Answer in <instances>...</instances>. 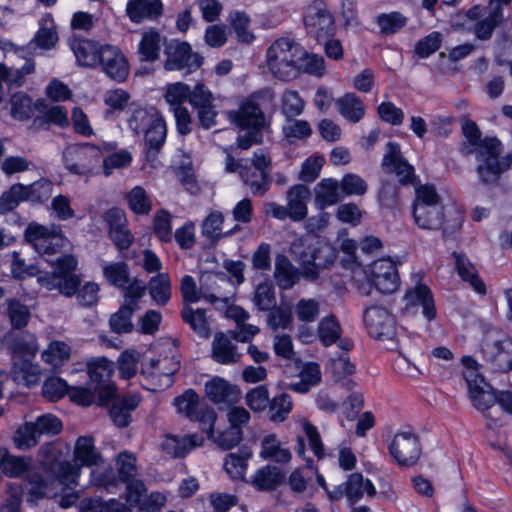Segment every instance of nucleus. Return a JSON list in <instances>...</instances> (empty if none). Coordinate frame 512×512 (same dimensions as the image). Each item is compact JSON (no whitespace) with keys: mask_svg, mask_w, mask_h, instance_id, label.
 Instances as JSON below:
<instances>
[{"mask_svg":"<svg viewBox=\"0 0 512 512\" xmlns=\"http://www.w3.org/2000/svg\"><path fill=\"white\" fill-rule=\"evenodd\" d=\"M462 132L469 142L468 146L462 148V153L476 155V159L480 162L476 168L479 180L485 185L497 183L500 175L510 168L512 156L507 155L501 158V142L495 137L481 139V131L470 119L462 121Z\"/></svg>","mask_w":512,"mask_h":512,"instance_id":"f257e3e1","label":"nucleus"},{"mask_svg":"<svg viewBox=\"0 0 512 512\" xmlns=\"http://www.w3.org/2000/svg\"><path fill=\"white\" fill-rule=\"evenodd\" d=\"M54 270L37 277V282L48 291L57 290L61 295L71 298L76 296L77 303L82 307H92L97 304L99 285L86 282L81 286V276L75 273L78 265L73 255L58 257L53 263Z\"/></svg>","mask_w":512,"mask_h":512,"instance_id":"f03ea898","label":"nucleus"},{"mask_svg":"<svg viewBox=\"0 0 512 512\" xmlns=\"http://www.w3.org/2000/svg\"><path fill=\"white\" fill-rule=\"evenodd\" d=\"M41 465L46 472L52 474L61 485L76 486L80 476L81 466H97L101 455L96 450L94 440L89 436H81L74 447V463L61 461L59 452L52 445L43 446Z\"/></svg>","mask_w":512,"mask_h":512,"instance_id":"7ed1b4c3","label":"nucleus"},{"mask_svg":"<svg viewBox=\"0 0 512 512\" xmlns=\"http://www.w3.org/2000/svg\"><path fill=\"white\" fill-rule=\"evenodd\" d=\"M126 121L134 135H144L146 160L155 161L167 137V126L162 114L154 106L131 103Z\"/></svg>","mask_w":512,"mask_h":512,"instance_id":"20e7f679","label":"nucleus"},{"mask_svg":"<svg viewBox=\"0 0 512 512\" xmlns=\"http://www.w3.org/2000/svg\"><path fill=\"white\" fill-rule=\"evenodd\" d=\"M304 55V48L295 40L288 37L279 38L266 51L268 70L281 81L296 79L297 63Z\"/></svg>","mask_w":512,"mask_h":512,"instance_id":"39448f33","label":"nucleus"},{"mask_svg":"<svg viewBox=\"0 0 512 512\" xmlns=\"http://www.w3.org/2000/svg\"><path fill=\"white\" fill-rule=\"evenodd\" d=\"M217 280L218 278L215 275L209 274L202 279L201 285L198 288L192 276L184 275L181 279L180 291L185 305L204 300L212 304L216 309H225L229 298L220 292Z\"/></svg>","mask_w":512,"mask_h":512,"instance_id":"423d86ee","label":"nucleus"},{"mask_svg":"<svg viewBox=\"0 0 512 512\" xmlns=\"http://www.w3.org/2000/svg\"><path fill=\"white\" fill-rule=\"evenodd\" d=\"M101 159V150L88 143L70 145L62 154L64 167L69 173L79 176L91 175Z\"/></svg>","mask_w":512,"mask_h":512,"instance_id":"0eeeda50","label":"nucleus"},{"mask_svg":"<svg viewBox=\"0 0 512 512\" xmlns=\"http://www.w3.org/2000/svg\"><path fill=\"white\" fill-rule=\"evenodd\" d=\"M179 368L180 362L175 357L151 359L142 365V386L150 391L167 389L173 384V375Z\"/></svg>","mask_w":512,"mask_h":512,"instance_id":"6e6552de","label":"nucleus"},{"mask_svg":"<svg viewBox=\"0 0 512 512\" xmlns=\"http://www.w3.org/2000/svg\"><path fill=\"white\" fill-rule=\"evenodd\" d=\"M412 216L415 224L425 230L442 229L444 238L457 232L463 223V216L458 211H453L449 217L444 220L445 214L442 205L424 206V214H418V207H413Z\"/></svg>","mask_w":512,"mask_h":512,"instance_id":"1a4fd4ad","label":"nucleus"},{"mask_svg":"<svg viewBox=\"0 0 512 512\" xmlns=\"http://www.w3.org/2000/svg\"><path fill=\"white\" fill-rule=\"evenodd\" d=\"M174 406L177 413L191 421L199 422L203 430H213L216 414L206 402L200 401L198 394L194 390L188 389L182 395L176 397L174 399Z\"/></svg>","mask_w":512,"mask_h":512,"instance_id":"9d476101","label":"nucleus"},{"mask_svg":"<svg viewBox=\"0 0 512 512\" xmlns=\"http://www.w3.org/2000/svg\"><path fill=\"white\" fill-rule=\"evenodd\" d=\"M87 369L89 383L98 393V404L104 405L111 401L116 392V387L111 381L114 363L106 357H95L87 362Z\"/></svg>","mask_w":512,"mask_h":512,"instance_id":"9b49d317","label":"nucleus"},{"mask_svg":"<svg viewBox=\"0 0 512 512\" xmlns=\"http://www.w3.org/2000/svg\"><path fill=\"white\" fill-rule=\"evenodd\" d=\"M303 21L307 33L318 41L330 37L335 30L334 18L322 0H314L306 7Z\"/></svg>","mask_w":512,"mask_h":512,"instance_id":"f8f14e48","label":"nucleus"},{"mask_svg":"<svg viewBox=\"0 0 512 512\" xmlns=\"http://www.w3.org/2000/svg\"><path fill=\"white\" fill-rule=\"evenodd\" d=\"M166 61L164 67L168 71L186 69L188 73L197 70L203 63V57L192 52L190 45L179 40H171L165 44Z\"/></svg>","mask_w":512,"mask_h":512,"instance_id":"ddd939ff","label":"nucleus"},{"mask_svg":"<svg viewBox=\"0 0 512 512\" xmlns=\"http://www.w3.org/2000/svg\"><path fill=\"white\" fill-rule=\"evenodd\" d=\"M388 449L389 454L399 466H412L421 456L419 438L411 430L396 433Z\"/></svg>","mask_w":512,"mask_h":512,"instance_id":"4468645a","label":"nucleus"},{"mask_svg":"<svg viewBox=\"0 0 512 512\" xmlns=\"http://www.w3.org/2000/svg\"><path fill=\"white\" fill-rule=\"evenodd\" d=\"M369 275L374 287L383 294L395 292L400 285L396 265L390 258L374 261L370 265Z\"/></svg>","mask_w":512,"mask_h":512,"instance_id":"2eb2a0df","label":"nucleus"},{"mask_svg":"<svg viewBox=\"0 0 512 512\" xmlns=\"http://www.w3.org/2000/svg\"><path fill=\"white\" fill-rule=\"evenodd\" d=\"M364 323L369 335L385 340L395 335V319L389 311L380 306H372L364 312Z\"/></svg>","mask_w":512,"mask_h":512,"instance_id":"dca6fc26","label":"nucleus"},{"mask_svg":"<svg viewBox=\"0 0 512 512\" xmlns=\"http://www.w3.org/2000/svg\"><path fill=\"white\" fill-rule=\"evenodd\" d=\"M98 57V66L112 80L121 82L126 79L129 73V66L126 57L121 50L112 45L101 46Z\"/></svg>","mask_w":512,"mask_h":512,"instance_id":"f3484780","label":"nucleus"},{"mask_svg":"<svg viewBox=\"0 0 512 512\" xmlns=\"http://www.w3.org/2000/svg\"><path fill=\"white\" fill-rule=\"evenodd\" d=\"M228 117L241 129L263 130L268 126L262 109L253 99L244 101L238 110L229 111Z\"/></svg>","mask_w":512,"mask_h":512,"instance_id":"a211bd4d","label":"nucleus"},{"mask_svg":"<svg viewBox=\"0 0 512 512\" xmlns=\"http://www.w3.org/2000/svg\"><path fill=\"white\" fill-rule=\"evenodd\" d=\"M387 152L383 157L382 167L386 172L395 173L402 184L413 181L414 168L401 155L400 146L395 142H388Z\"/></svg>","mask_w":512,"mask_h":512,"instance_id":"6ab92c4d","label":"nucleus"},{"mask_svg":"<svg viewBox=\"0 0 512 512\" xmlns=\"http://www.w3.org/2000/svg\"><path fill=\"white\" fill-rule=\"evenodd\" d=\"M466 381L469 398L476 409L486 411L496 403V392L482 376L471 373L466 377Z\"/></svg>","mask_w":512,"mask_h":512,"instance_id":"aec40b11","label":"nucleus"},{"mask_svg":"<svg viewBox=\"0 0 512 512\" xmlns=\"http://www.w3.org/2000/svg\"><path fill=\"white\" fill-rule=\"evenodd\" d=\"M342 329L335 316H326L320 320L317 327V335L322 345L328 347L332 344L348 352L353 348V342L349 338L341 337Z\"/></svg>","mask_w":512,"mask_h":512,"instance_id":"412c9836","label":"nucleus"},{"mask_svg":"<svg viewBox=\"0 0 512 512\" xmlns=\"http://www.w3.org/2000/svg\"><path fill=\"white\" fill-rule=\"evenodd\" d=\"M162 0H128L126 14L131 22L157 21L163 15Z\"/></svg>","mask_w":512,"mask_h":512,"instance_id":"4be33fe9","label":"nucleus"},{"mask_svg":"<svg viewBox=\"0 0 512 512\" xmlns=\"http://www.w3.org/2000/svg\"><path fill=\"white\" fill-rule=\"evenodd\" d=\"M511 0H490L488 4V14L482 20L475 23L473 31L477 39L488 40L491 38L494 29L502 23L504 19L502 7L509 5Z\"/></svg>","mask_w":512,"mask_h":512,"instance_id":"5701e85b","label":"nucleus"},{"mask_svg":"<svg viewBox=\"0 0 512 512\" xmlns=\"http://www.w3.org/2000/svg\"><path fill=\"white\" fill-rule=\"evenodd\" d=\"M405 309L422 308L423 316L431 321L436 316V308L431 290L423 284H417L404 295Z\"/></svg>","mask_w":512,"mask_h":512,"instance_id":"b1692460","label":"nucleus"},{"mask_svg":"<svg viewBox=\"0 0 512 512\" xmlns=\"http://www.w3.org/2000/svg\"><path fill=\"white\" fill-rule=\"evenodd\" d=\"M259 457L266 461L287 464L292 459V453L286 443L276 434L270 433L261 439Z\"/></svg>","mask_w":512,"mask_h":512,"instance_id":"393cba45","label":"nucleus"},{"mask_svg":"<svg viewBox=\"0 0 512 512\" xmlns=\"http://www.w3.org/2000/svg\"><path fill=\"white\" fill-rule=\"evenodd\" d=\"M203 436L194 433L189 435H167L161 447L165 453L174 458L186 456L194 448L203 444Z\"/></svg>","mask_w":512,"mask_h":512,"instance_id":"a878e982","label":"nucleus"},{"mask_svg":"<svg viewBox=\"0 0 512 512\" xmlns=\"http://www.w3.org/2000/svg\"><path fill=\"white\" fill-rule=\"evenodd\" d=\"M242 353L232 341V336L218 332L212 342V358L223 365L236 364L241 360Z\"/></svg>","mask_w":512,"mask_h":512,"instance_id":"bb28decb","label":"nucleus"},{"mask_svg":"<svg viewBox=\"0 0 512 512\" xmlns=\"http://www.w3.org/2000/svg\"><path fill=\"white\" fill-rule=\"evenodd\" d=\"M207 397L215 404H231L238 401L240 391L237 386L221 377H214L205 384Z\"/></svg>","mask_w":512,"mask_h":512,"instance_id":"cd10ccee","label":"nucleus"},{"mask_svg":"<svg viewBox=\"0 0 512 512\" xmlns=\"http://www.w3.org/2000/svg\"><path fill=\"white\" fill-rule=\"evenodd\" d=\"M109 410L110 417L118 427H126L131 422V412L139 405L140 397L136 394L116 396Z\"/></svg>","mask_w":512,"mask_h":512,"instance_id":"c85d7f7f","label":"nucleus"},{"mask_svg":"<svg viewBox=\"0 0 512 512\" xmlns=\"http://www.w3.org/2000/svg\"><path fill=\"white\" fill-rule=\"evenodd\" d=\"M51 478H44L41 474L30 471L26 475L24 489L27 492L29 502H35L44 497L54 494L53 484L58 481L52 474L47 472Z\"/></svg>","mask_w":512,"mask_h":512,"instance_id":"c756f323","label":"nucleus"},{"mask_svg":"<svg viewBox=\"0 0 512 512\" xmlns=\"http://www.w3.org/2000/svg\"><path fill=\"white\" fill-rule=\"evenodd\" d=\"M309 198L310 190L302 184L295 185L287 191V209L292 220L301 221L306 217Z\"/></svg>","mask_w":512,"mask_h":512,"instance_id":"7c9ffc66","label":"nucleus"},{"mask_svg":"<svg viewBox=\"0 0 512 512\" xmlns=\"http://www.w3.org/2000/svg\"><path fill=\"white\" fill-rule=\"evenodd\" d=\"M239 177L255 196H263L270 188V175L248 166V162L239 167Z\"/></svg>","mask_w":512,"mask_h":512,"instance_id":"2f4dec72","label":"nucleus"},{"mask_svg":"<svg viewBox=\"0 0 512 512\" xmlns=\"http://www.w3.org/2000/svg\"><path fill=\"white\" fill-rule=\"evenodd\" d=\"M69 45L79 65L84 67L98 66L97 56L100 54L101 46L97 43L89 39L73 38Z\"/></svg>","mask_w":512,"mask_h":512,"instance_id":"473e14b6","label":"nucleus"},{"mask_svg":"<svg viewBox=\"0 0 512 512\" xmlns=\"http://www.w3.org/2000/svg\"><path fill=\"white\" fill-rule=\"evenodd\" d=\"M452 255L455 259L456 270L461 279L469 283L475 292L482 295L485 294L486 286L480 279L478 271L473 263L462 253L454 252Z\"/></svg>","mask_w":512,"mask_h":512,"instance_id":"72a5a7b5","label":"nucleus"},{"mask_svg":"<svg viewBox=\"0 0 512 512\" xmlns=\"http://www.w3.org/2000/svg\"><path fill=\"white\" fill-rule=\"evenodd\" d=\"M342 199L340 184L334 179H323L315 187V202L320 209L338 203Z\"/></svg>","mask_w":512,"mask_h":512,"instance_id":"f704fd0d","label":"nucleus"},{"mask_svg":"<svg viewBox=\"0 0 512 512\" xmlns=\"http://www.w3.org/2000/svg\"><path fill=\"white\" fill-rule=\"evenodd\" d=\"M31 459L11 455L6 448L0 447V469L8 477H19L30 472Z\"/></svg>","mask_w":512,"mask_h":512,"instance_id":"c9c22d12","label":"nucleus"},{"mask_svg":"<svg viewBox=\"0 0 512 512\" xmlns=\"http://www.w3.org/2000/svg\"><path fill=\"white\" fill-rule=\"evenodd\" d=\"M147 289L153 302L158 306H165L171 299L172 284L167 273H158L150 278Z\"/></svg>","mask_w":512,"mask_h":512,"instance_id":"e433bc0d","label":"nucleus"},{"mask_svg":"<svg viewBox=\"0 0 512 512\" xmlns=\"http://www.w3.org/2000/svg\"><path fill=\"white\" fill-rule=\"evenodd\" d=\"M340 115L351 123H358L365 115L362 100L354 93H346L336 101Z\"/></svg>","mask_w":512,"mask_h":512,"instance_id":"4c0bfd02","label":"nucleus"},{"mask_svg":"<svg viewBox=\"0 0 512 512\" xmlns=\"http://www.w3.org/2000/svg\"><path fill=\"white\" fill-rule=\"evenodd\" d=\"M161 49V35L155 29L142 34L138 44L137 53L141 62H154L159 58Z\"/></svg>","mask_w":512,"mask_h":512,"instance_id":"58836bf2","label":"nucleus"},{"mask_svg":"<svg viewBox=\"0 0 512 512\" xmlns=\"http://www.w3.org/2000/svg\"><path fill=\"white\" fill-rule=\"evenodd\" d=\"M12 377L18 384H22L30 388L39 383L41 370L37 364L31 363L27 359H21L18 362H14L12 367Z\"/></svg>","mask_w":512,"mask_h":512,"instance_id":"ea45409f","label":"nucleus"},{"mask_svg":"<svg viewBox=\"0 0 512 512\" xmlns=\"http://www.w3.org/2000/svg\"><path fill=\"white\" fill-rule=\"evenodd\" d=\"M283 477L278 467L265 465L252 476L251 484L259 491H271L282 482Z\"/></svg>","mask_w":512,"mask_h":512,"instance_id":"a19ab883","label":"nucleus"},{"mask_svg":"<svg viewBox=\"0 0 512 512\" xmlns=\"http://www.w3.org/2000/svg\"><path fill=\"white\" fill-rule=\"evenodd\" d=\"M274 277L277 285L283 289H291L299 280L298 272L284 255H277L275 259Z\"/></svg>","mask_w":512,"mask_h":512,"instance_id":"79ce46f5","label":"nucleus"},{"mask_svg":"<svg viewBox=\"0 0 512 512\" xmlns=\"http://www.w3.org/2000/svg\"><path fill=\"white\" fill-rule=\"evenodd\" d=\"M252 456V452L248 448H241L238 452L229 453L224 461V469L232 479H243L246 469L247 460Z\"/></svg>","mask_w":512,"mask_h":512,"instance_id":"37998d69","label":"nucleus"},{"mask_svg":"<svg viewBox=\"0 0 512 512\" xmlns=\"http://www.w3.org/2000/svg\"><path fill=\"white\" fill-rule=\"evenodd\" d=\"M483 351L495 370L512 371V354L503 349L501 341H494L491 345L486 343Z\"/></svg>","mask_w":512,"mask_h":512,"instance_id":"c03bdc74","label":"nucleus"},{"mask_svg":"<svg viewBox=\"0 0 512 512\" xmlns=\"http://www.w3.org/2000/svg\"><path fill=\"white\" fill-rule=\"evenodd\" d=\"M183 321L202 338L210 336L209 324L206 319L205 310H194L189 305H185L181 311Z\"/></svg>","mask_w":512,"mask_h":512,"instance_id":"a18cd8bd","label":"nucleus"},{"mask_svg":"<svg viewBox=\"0 0 512 512\" xmlns=\"http://www.w3.org/2000/svg\"><path fill=\"white\" fill-rule=\"evenodd\" d=\"M224 216L221 212H211L202 224V234L206 238L216 241L222 237L229 236L240 230L238 225H235L230 231L222 233V224Z\"/></svg>","mask_w":512,"mask_h":512,"instance_id":"49530a36","label":"nucleus"},{"mask_svg":"<svg viewBox=\"0 0 512 512\" xmlns=\"http://www.w3.org/2000/svg\"><path fill=\"white\" fill-rule=\"evenodd\" d=\"M34 70L35 62L31 59L27 60L21 68H9L0 63V80L8 86L20 87L24 84L25 76L33 73Z\"/></svg>","mask_w":512,"mask_h":512,"instance_id":"de8ad7c7","label":"nucleus"},{"mask_svg":"<svg viewBox=\"0 0 512 512\" xmlns=\"http://www.w3.org/2000/svg\"><path fill=\"white\" fill-rule=\"evenodd\" d=\"M11 115L17 120H27L39 109L42 103H33L32 99L25 93L19 92L12 95L10 99Z\"/></svg>","mask_w":512,"mask_h":512,"instance_id":"09e8293b","label":"nucleus"},{"mask_svg":"<svg viewBox=\"0 0 512 512\" xmlns=\"http://www.w3.org/2000/svg\"><path fill=\"white\" fill-rule=\"evenodd\" d=\"M125 198L130 210L137 215H148L152 210V200L142 186L133 187Z\"/></svg>","mask_w":512,"mask_h":512,"instance_id":"8fccbe9b","label":"nucleus"},{"mask_svg":"<svg viewBox=\"0 0 512 512\" xmlns=\"http://www.w3.org/2000/svg\"><path fill=\"white\" fill-rule=\"evenodd\" d=\"M119 478L114 469L108 465L105 467H96L91 470L90 485L111 491L118 486Z\"/></svg>","mask_w":512,"mask_h":512,"instance_id":"3c124183","label":"nucleus"},{"mask_svg":"<svg viewBox=\"0 0 512 512\" xmlns=\"http://www.w3.org/2000/svg\"><path fill=\"white\" fill-rule=\"evenodd\" d=\"M58 41V34L52 21H44L40 28L29 42V46H36L40 49L49 50L55 46Z\"/></svg>","mask_w":512,"mask_h":512,"instance_id":"603ef678","label":"nucleus"},{"mask_svg":"<svg viewBox=\"0 0 512 512\" xmlns=\"http://www.w3.org/2000/svg\"><path fill=\"white\" fill-rule=\"evenodd\" d=\"M40 433L34 422H26L20 426L14 436V443L20 450H27L36 446L39 442Z\"/></svg>","mask_w":512,"mask_h":512,"instance_id":"864d4df0","label":"nucleus"},{"mask_svg":"<svg viewBox=\"0 0 512 512\" xmlns=\"http://www.w3.org/2000/svg\"><path fill=\"white\" fill-rule=\"evenodd\" d=\"M70 347L62 341H52L42 352V360L53 367H58L70 358Z\"/></svg>","mask_w":512,"mask_h":512,"instance_id":"5fc2aeb1","label":"nucleus"},{"mask_svg":"<svg viewBox=\"0 0 512 512\" xmlns=\"http://www.w3.org/2000/svg\"><path fill=\"white\" fill-rule=\"evenodd\" d=\"M269 419L273 422H283L292 410L293 403L290 395L281 393L273 397L267 406Z\"/></svg>","mask_w":512,"mask_h":512,"instance_id":"6e6d98bb","label":"nucleus"},{"mask_svg":"<svg viewBox=\"0 0 512 512\" xmlns=\"http://www.w3.org/2000/svg\"><path fill=\"white\" fill-rule=\"evenodd\" d=\"M415 200L413 207H418V214H424V206L431 207L432 205H442L441 197L432 184L420 185L415 190Z\"/></svg>","mask_w":512,"mask_h":512,"instance_id":"4d7b16f0","label":"nucleus"},{"mask_svg":"<svg viewBox=\"0 0 512 512\" xmlns=\"http://www.w3.org/2000/svg\"><path fill=\"white\" fill-rule=\"evenodd\" d=\"M282 133L289 143H294L296 140L308 138L312 130L310 124L305 120L287 118L283 124Z\"/></svg>","mask_w":512,"mask_h":512,"instance_id":"13d9d810","label":"nucleus"},{"mask_svg":"<svg viewBox=\"0 0 512 512\" xmlns=\"http://www.w3.org/2000/svg\"><path fill=\"white\" fill-rule=\"evenodd\" d=\"M23 199L32 203L46 201L52 193V184L48 180H38L30 185H23Z\"/></svg>","mask_w":512,"mask_h":512,"instance_id":"bf43d9fd","label":"nucleus"},{"mask_svg":"<svg viewBox=\"0 0 512 512\" xmlns=\"http://www.w3.org/2000/svg\"><path fill=\"white\" fill-rule=\"evenodd\" d=\"M305 103L299 93L286 90L281 96V111L286 118H295L304 110Z\"/></svg>","mask_w":512,"mask_h":512,"instance_id":"052dcab7","label":"nucleus"},{"mask_svg":"<svg viewBox=\"0 0 512 512\" xmlns=\"http://www.w3.org/2000/svg\"><path fill=\"white\" fill-rule=\"evenodd\" d=\"M103 274L111 284L117 287H125L129 282V268L125 262L105 265Z\"/></svg>","mask_w":512,"mask_h":512,"instance_id":"680f3d73","label":"nucleus"},{"mask_svg":"<svg viewBox=\"0 0 512 512\" xmlns=\"http://www.w3.org/2000/svg\"><path fill=\"white\" fill-rule=\"evenodd\" d=\"M231 26L241 42L250 43L254 40L253 33L249 30L250 18L244 12H233L230 15Z\"/></svg>","mask_w":512,"mask_h":512,"instance_id":"e2e57ef3","label":"nucleus"},{"mask_svg":"<svg viewBox=\"0 0 512 512\" xmlns=\"http://www.w3.org/2000/svg\"><path fill=\"white\" fill-rule=\"evenodd\" d=\"M336 257V250L330 244L323 243L313 249L311 264L314 269H324L333 264Z\"/></svg>","mask_w":512,"mask_h":512,"instance_id":"0e129e2a","label":"nucleus"},{"mask_svg":"<svg viewBox=\"0 0 512 512\" xmlns=\"http://www.w3.org/2000/svg\"><path fill=\"white\" fill-rule=\"evenodd\" d=\"M133 313V308H129L124 305L121 306L109 320L111 330L118 334L131 332L133 330V324L131 322Z\"/></svg>","mask_w":512,"mask_h":512,"instance_id":"69168bd1","label":"nucleus"},{"mask_svg":"<svg viewBox=\"0 0 512 512\" xmlns=\"http://www.w3.org/2000/svg\"><path fill=\"white\" fill-rule=\"evenodd\" d=\"M304 56L298 61V76L307 73L314 76H322L324 74V59L316 54H309L304 49Z\"/></svg>","mask_w":512,"mask_h":512,"instance_id":"338daca9","label":"nucleus"},{"mask_svg":"<svg viewBox=\"0 0 512 512\" xmlns=\"http://www.w3.org/2000/svg\"><path fill=\"white\" fill-rule=\"evenodd\" d=\"M340 188L343 195L362 196L367 192L368 185L359 175L349 173L343 176L340 182Z\"/></svg>","mask_w":512,"mask_h":512,"instance_id":"774afa93","label":"nucleus"}]
</instances>
